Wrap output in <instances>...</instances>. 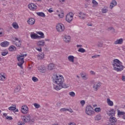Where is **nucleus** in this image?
<instances>
[{
  "mask_svg": "<svg viewBox=\"0 0 125 125\" xmlns=\"http://www.w3.org/2000/svg\"><path fill=\"white\" fill-rule=\"evenodd\" d=\"M53 82L56 84L54 85V88L56 90H60L62 88H67L69 87L67 85H63L64 83V77L62 75L58 76L57 75H54L53 77Z\"/></svg>",
  "mask_w": 125,
  "mask_h": 125,
  "instance_id": "f257e3e1",
  "label": "nucleus"
},
{
  "mask_svg": "<svg viewBox=\"0 0 125 125\" xmlns=\"http://www.w3.org/2000/svg\"><path fill=\"white\" fill-rule=\"evenodd\" d=\"M113 68L114 71L116 72H122L125 67L123 65V62H122L118 59H114L112 62Z\"/></svg>",
  "mask_w": 125,
  "mask_h": 125,
  "instance_id": "f03ea898",
  "label": "nucleus"
},
{
  "mask_svg": "<svg viewBox=\"0 0 125 125\" xmlns=\"http://www.w3.org/2000/svg\"><path fill=\"white\" fill-rule=\"evenodd\" d=\"M26 56H27V54L22 53L17 57V60L19 61L18 65L20 67L21 69H23V64H24V62H25L24 61V57H26Z\"/></svg>",
  "mask_w": 125,
  "mask_h": 125,
  "instance_id": "7ed1b4c3",
  "label": "nucleus"
},
{
  "mask_svg": "<svg viewBox=\"0 0 125 125\" xmlns=\"http://www.w3.org/2000/svg\"><path fill=\"white\" fill-rule=\"evenodd\" d=\"M21 120L24 123H34L35 122V117L33 115L27 114L22 116Z\"/></svg>",
  "mask_w": 125,
  "mask_h": 125,
  "instance_id": "20e7f679",
  "label": "nucleus"
},
{
  "mask_svg": "<svg viewBox=\"0 0 125 125\" xmlns=\"http://www.w3.org/2000/svg\"><path fill=\"white\" fill-rule=\"evenodd\" d=\"M95 112L93 110V107L91 105H87L85 108V114L88 116H93L94 115Z\"/></svg>",
  "mask_w": 125,
  "mask_h": 125,
  "instance_id": "39448f33",
  "label": "nucleus"
},
{
  "mask_svg": "<svg viewBox=\"0 0 125 125\" xmlns=\"http://www.w3.org/2000/svg\"><path fill=\"white\" fill-rule=\"evenodd\" d=\"M56 29L59 33H62L65 31V27L64 25L62 23H58L56 25Z\"/></svg>",
  "mask_w": 125,
  "mask_h": 125,
  "instance_id": "423d86ee",
  "label": "nucleus"
},
{
  "mask_svg": "<svg viewBox=\"0 0 125 125\" xmlns=\"http://www.w3.org/2000/svg\"><path fill=\"white\" fill-rule=\"evenodd\" d=\"M117 118L111 116L109 119V123L107 125H117Z\"/></svg>",
  "mask_w": 125,
  "mask_h": 125,
  "instance_id": "0eeeda50",
  "label": "nucleus"
},
{
  "mask_svg": "<svg viewBox=\"0 0 125 125\" xmlns=\"http://www.w3.org/2000/svg\"><path fill=\"white\" fill-rule=\"evenodd\" d=\"M102 83L100 82H94L93 83V88L95 91H97L99 89V87L101 86Z\"/></svg>",
  "mask_w": 125,
  "mask_h": 125,
  "instance_id": "6e6552de",
  "label": "nucleus"
},
{
  "mask_svg": "<svg viewBox=\"0 0 125 125\" xmlns=\"http://www.w3.org/2000/svg\"><path fill=\"white\" fill-rule=\"evenodd\" d=\"M28 7L29 9H30V10H32V11H35V10H37V9L38 8L37 5L33 3L28 4Z\"/></svg>",
  "mask_w": 125,
  "mask_h": 125,
  "instance_id": "1a4fd4ad",
  "label": "nucleus"
},
{
  "mask_svg": "<svg viewBox=\"0 0 125 125\" xmlns=\"http://www.w3.org/2000/svg\"><path fill=\"white\" fill-rule=\"evenodd\" d=\"M21 112L22 114H28V112H29L28 106L26 105H22L21 106Z\"/></svg>",
  "mask_w": 125,
  "mask_h": 125,
  "instance_id": "9d476101",
  "label": "nucleus"
},
{
  "mask_svg": "<svg viewBox=\"0 0 125 125\" xmlns=\"http://www.w3.org/2000/svg\"><path fill=\"white\" fill-rule=\"evenodd\" d=\"M38 69L40 73H44L46 72V67L43 65L39 66Z\"/></svg>",
  "mask_w": 125,
  "mask_h": 125,
  "instance_id": "9b49d317",
  "label": "nucleus"
},
{
  "mask_svg": "<svg viewBox=\"0 0 125 125\" xmlns=\"http://www.w3.org/2000/svg\"><path fill=\"white\" fill-rule=\"evenodd\" d=\"M115 114L116 110L114 109V108L111 109L107 112V115L109 116V117H113V116H115Z\"/></svg>",
  "mask_w": 125,
  "mask_h": 125,
  "instance_id": "f8f14e48",
  "label": "nucleus"
},
{
  "mask_svg": "<svg viewBox=\"0 0 125 125\" xmlns=\"http://www.w3.org/2000/svg\"><path fill=\"white\" fill-rule=\"evenodd\" d=\"M117 115L118 117L121 118V116H122V119L125 120V112L124 111H122L119 109L117 110Z\"/></svg>",
  "mask_w": 125,
  "mask_h": 125,
  "instance_id": "ddd939ff",
  "label": "nucleus"
},
{
  "mask_svg": "<svg viewBox=\"0 0 125 125\" xmlns=\"http://www.w3.org/2000/svg\"><path fill=\"white\" fill-rule=\"evenodd\" d=\"M6 74L4 73V72H1L0 73V81H6Z\"/></svg>",
  "mask_w": 125,
  "mask_h": 125,
  "instance_id": "4468645a",
  "label": "nucleus"
},
{
  "mask_svg": "<svg viewBox=\"0 0 125 125\" xmlns=\"http://www.w3.org/2000/svg\"><path fill=\"white\" fill-rule=\"evenodd\" d=\"M30 37L31 39H32V40H37V39H40V36L34 32L31 33Z\"/></svg>",
  "mask_w": 125,
  "mask_h": 125,
  "instance_id": "2eb2a0df",
  "label": "nucleus"
},
{
  "mask_svg": "<svg viewBox=\"0 0 125 125\" xmlns=\"http://www.w3.org/2000/svg\"><path fill=\"white\" fill-rule=\"evenodd\" d=\"M63 41L64 42H71V36L65 35L63 36Z\"/></svg>",
  "mask_w": 125,
  "mask_h": 125,
  "instance_id": "dca6fc26",
  "label": "nucleus"
},
{
  "mask_svg": "<svg viewBox=\"0 0 125 125\" xmlns=\"http://www.w3.org/2000/svg\"><path fill=\"white\" fill-rule=\"evenodd\" d=\"M14 40L16 41V45L18 46V47H20V46H21V41L18 39V38L16 37L14 38Z\"/></svg>",
  "mask_w": 125,
  "mask_h": 125,
  "instance_id": "f3484780",
  "label": "nucleus"
},
{
  "mask_svg": "<svg viewBox=\"0 0 125 125\" xmlns=\"http://www.w3.org/2000/svg\"><path fill=\"white\" fill-rule=\"evenodd\" d=\"M36 22V20L34 18H30L27 21V23L29 25H34Z\"/></svg>",
  "mask_w": 125,
  "mask_h": 125,
  "instance_id": "a211bd4d",
  "label": "nucleus"
},
{
  "mask_svg": "<svg viewBox=\"0 0 125 125\" xmlns=\"http://www.w3.org/2000/svg\"><path fill=\"white\" fill-rule=\"evenodd\" d=\"M117 4H118V3L116 0H112L110 3L109 8L110 9H113V8L115 7Z\"/></svg>",
  "mask_w": 125,
  "mask_h": 125,
  "instance_id": "6ab92c4d",
  "label": "nucleus"
},
{
  "mask_svg": "<svg viewBox=\"0 0 125 125\" xmlns=\"http://www.w3.org/2000/svg\"><path fill=\"white\" fill-rule=\"evenodd\" d=\"M123 42H124V39H123L122 38H121L115 41L114 44H122Z\"/></svg>",
  "mask_w": 125,
  "mask_h": 125,
  "instance_id": "aec40b11",
  "label": "nucleus"
},
{
  "mask_svg": "<svg viewBox=\"0 0 125 125\" xmlns=\"http://www.w3.org/2000/svg\"><path fill=\"white\" fill-rule=\"evenodd\" d=\"M73 19L74 18L73 16H66V21L68 22V23H71L72 21H73Z\"/></svg>",
  "mask_w": 125,
  "mask_h": 125,
  "instance_id": "412c9836",
  "label": "nucleus"
},
{
  "mask_svg": "<svg viewBox=\"0 0 125 125\" xmlns=\"http://www.w3.org/2000/svg\"><path fill=\"white\" fill-rule=\"evenodd\" d=\"M81 76L83 80H87V79H88L87 74L85 72H82L81 73Z\"/></svg>",
  "mask_w": 125,
  "mask_h": 125,
  "instance_id": "4be33fe9",
  "label": "nucleus"
},
{
  "mask_svg": "<svg viewBox=\"0 0 125 125\" xmlns=\"http://www.w3.org/2000/svg\"><path fill=\"white\" fill-rule=\"evenodd\" d=\"M0 45L2 47H6L8 45H9V42L5 41L0 43Z\"/></svg>",
  "mask_w": 125,
  "mask_h": 125,
  "instance_id": "5701e85b",
  "label": "nucleus"
},
{
  "mask_svg": "<svg viewBox=\"0 0 125 125\" xmlns=\"http://www.w3.org/2000/svg\"><path fill=\"white\" fill-rule=\"evenodd\" d=\"M106 102L108 106H110L111 107L114 106V103L113 102V101L110 100L109 98L107 99Z\"/></svg>",
  "mask_w": 125,
  "mask_h": 125,
  "instance_id": "b1692460",
  "label": "nucleus"
},
{
  "mask_svg": "<svg viewBox=\"0 0 125 125\" xmlns=\"http://www.w3.org/2000/svg\"><path fill=\"white\" fill-rule=\"evenodd\" d=\"M44 44H45V42L44 40L40 41L37 42V45L39 46H44Z\"/></svg>",
  "mask_w": 125,
  "mask_h": 125,
  "instance_id": "393cba45",
  "label": "nucleus"
},
{
  "mask_svg": "<svg viewBox=\"0 0 125 125\" xmlns=\"http://www.w3.org/2000/svg\"><path fill=\"white\" fill-rule=\"evenodd\" d=\"M56 12L58 16H64V11L63 10H60V11L57 10Z\"/></svg>",
  "mask_w": 125,
  "mask_h": 125,
  "instance_id": "a878e982",
  "label": "nucleus"
},
{
  "mask_svg": "<svg viewBox=\"0 0 125 125\" xmlns=\"http://www.w3.org/2000/svg\"><path fill=\"white\" fill-rule=\"evenodd\" d=\"M55 65L53 63H50L48 65V69L50 71H52L54 69Z\"/></svg>",
  "mask_w": 125,
  "mask_h": 125,
  "instance_id": "bb28decb",
  "label": "nucleus"
},
{
  "mask_svg": "<svg viewBox=\"0 0 125 125\" xmlns=\"http://www.w3.org/2000/svg\"><path fill=\"white\" fill-rule=\"evenodd\" d=\"M38 35H40L39 39H44V34L42 32H37Z\"/></svg>",
  "mask_w": 125,
  "mask_h": 125,
  "instance_id": "cd10ccee",
  "label": "nucleus"
},
{
  "mask_svg": "<svg viewBox=\"0 0 125 125\" xmlns=\"http://www.w3.org/2000/svg\"><path fill=\"white\" fill-rule=\"evenodd\" d=\"M38 35H40L39 39H44V34L42 32H37Z\"/></svg>",
  "mask_w": 125,
  "mask_h": 125,
  "instance_id": "c85d7f7f",
  "label": "nucleus"
},
{
  "mask_svg": "<svg viewBox=\"0 0 125 125\" xmlns=\"http://www.w3.org/2000/svg\"><path fill=\"white\" fill-rule=\"evenodd\" d=\"M75 58V57L74 56H69L68 57V61H70V62H72V63H74V59Z\"/></svg>",
  "mask_w": 125,
  "mask_h": 125,
  "instance_id": "c756f323",
  "label": "nucleus"
},
{
  "mask_svg": "<svg viewBox=\"0 0 125 125\" xmlns=\"http://www.w3.org/2000/svg\"><path fill=\"white\" fill-rule=\"evenodd\" d=\"M4 36V29L0 27V37H3Z\"/></svg>",
  "mask_w": 125,
  "mask_h": 125,
  "instance_id": "7c9ffc66",
  "label": "nucleus"
},
{
  "mask_svg": "<svg viewBox=\"0 0 125 125\" xmlns=\"http://www.w3.org/2000/svg\"><path fill=\"white\" fill-rule=\"evenodd\" d=\"M9 51H15L16 50V47L13 45H11L9 47Z\"/></svg>",
  "mask_w": 125,
  "mask_h": 125,
  "instance_id": "2f4dec72",
  "label": "nucleus"
},
{
  "mask_svg": "<svg viewBox=\"0 0 125 125\" xmlns=\"http://www.w3.org/2000/svg\"><path fill=\"white\" fill-rule=\"evenodd\" d=\"M102 117L100 115H97L95 117V121H100Z\"/></svg>",
  "mask_w": 125,
  "mask_h": 125,
  "instance_id": "473e14b6",
  "label": "nucleus"
},
{
  "mask_svg": "<svg viewBox=\"0 0 125 125\" xmlns=\"http://www.w3.org/2000/svg\"><path fill=\"white\" fill-rule=\"evenodd\" d=\"M12 26L13 28L15 29H19V26L18 25V24L16 22H13L12 24Z\"/></svg>",
  "mask_w": 125,
  "mask_h": 125,
  "instance_id": "72a5a7b5",
  "label": "nucleus"
},
{
  "mask_svg": "<svg viewBox=\"0 0 125 125\" xmlns=\"http://www.w3.org/2000/svg\"><path fill=\"white\" fill-rule=\"evenodd\" d=\"M43 58H44V53H41V54H38V59H43Z\"/></svg>",
  "mask_w": 125,
  "mask_h": 125,
  "instance_id": "f704fd0d",
  "label": "nucleus"
},
{
  "mask_svg": "<svg viewBox=\"0 0 125 125\" xmlns=\"http://www.w3.org/2000/svg\"><path fill=\"white\" fill-rule=\"evenodd\" d=\"M8 110H9V111H14L15 110H16V106H10L8 107Z\"/></svg>",
  "mask_w": 125,
  "mask_h": 125,
  "instance_id": "c9c22d12",
  "label": "nucleus"
},
{
  "mask_svg": "<svg viewBox=\"0 0 125 125\" xmlns=\"http://www.w3.org/2000/svg\"><path fill=\"white\" fill-rule=\"evenodd\" d=\"M92 2L93 4V7H95V6H97V5H98V3L95 0H93Z\"/></svg>",
  "mask_w": 125,
  "mask_h": 125,
  "instance_id": "e433bc0d",
  "label": "nucleus"
},
{
  "mask_svg": "<svg viewBox=\"0 0 125 125\" xmlns=\"http://www.w3.org/2000/svg\"><path fill=\"white\" fill-rule=\"evenodd\" d=\"M79 52H81V53H84L85 52V49H83V48H80L78 49Z\"/></svg>",
  "mask_w": 125,
  "mask_h": 125,
  "instance_id": "4c0bfd02",
  "label": "nucleus"
},
{
  "mask_svg": "<svg viewBox=\"0 0 125 125\" xmlns=\"http://www.w3.org/2000/svg\"><path fill=\"white\" fill-rule=\"evenodd\" d=\"M97 45L98 47H102L103 46V42L102 41H100L98 42Z\"/></svg>",
  "mask_w": 125,
  "mask_h": 125,
  "instance_id": "58836bf2",
  "label": "nucleus"
},
{
  "mask_svg": "<svg viewBox=\"0 0 125 125\" xmlns=\"http://www.w3.org/2000/svg\"><path fill=\"white\" fill-rule=\"evenodd\" d=\"M94 111L96 113H100V112H101V108L100 107H96L95 108Z\"/></svg>",
  "mask_w": 125,
  "mask_h": 125,
  "instance_id": "ea45409f",
  "label": "nucleus"
},
{
  "mask_svg": "<svg viewBox=\"0 0 125 125\" xmlns=\"http://www.w3.org/2000/svg\"><path fill=\"white\" fill-rule=\"evenodd\" d=\"M36 14L38 16H45L43 12H37Z\"/></svg>",
  "mask_w": 125,
  "mask_h": 125,
  "instance_id": "a19ab883",
  "label": "nucleus"
},
{
  "mask_svg": "<svg viewBox=\"0 0 125 125\" xmlns=\"http://www.w3.org/2000/svg\"><path fill=\"white\" fill-rule=\"evenodd\" d=\"M69 95L70 96H71V97H75V96H76V94L73 91L69 92Z\"/></svg>",
  "mask_w": 125,
  "mask_h": 125,
  "instance_id": "79ce46f5",
  "label": "nucleus"
},
{
  "mask_svg": "<svg viewBox=\"0 0 125 125\" xmlns=\"http://www.w3.org/2000/svg\"><path fill=\"white\" fill-rule=\"evenodd\" d=\"M32 80L33 82H34V83H36V82H39V79H37L36 77H32Z\"/></svg>",
  "mask_w": 125,
  "mask_h": 125,
  "instance_id": "37998d69",
  "label": "nucleus"
},
{
  "mask_svg": "<svg viewBox=\"0 0 125 125\" xmlns=\"http://www.w3.org/2000/svg\"><path fill=\"white\" fill-rule=\"evenodd\" d=\"M34 107H35V108L36 109H39V108H41V105L39 104H38L37 103H35L34 104Z\"/></svg>",
  "mask_w": 125,
  "mask_h": 125,
  "instance_id": "c03bdc74",
  "label": "nucleus"
},
{
  "mask_svg": "<svg viewBox=\"0 0 125 125\" xmlns=\"http://www.w3.org/2000/svg\"><path fill=\"white\" fill-rule=\"evenodd\" d=\"M66 111H69V109L66 108H62L60 109V111L62 113H63V112H65Z\"/></svg>",
  "mask_w": 125,
  "mask_h": 125,
  "instance_id": "a18cd8bd",
  "label": "nucleus"
},
{
  "mask_svg": "<svg viewBox=\"0 0 125 125\" xmlns=\"http://www.w3.org/2000/svg\"><path fill=\"white\" fill-rule=\"evenodd\" d=\"M7 54H8V52H7V51H4L1 52V55H2V56H5Z\"/></svg>",
  "mask_w": 125,
  "mask_h": 125,
  "instance_id": "49530a36",
  "label": "nucleus"
},
{
  "mask_svg": "<svg viewBox=\"0 0 125 125\" xmlns=\"http://www.w3.org/2000/svg\"><path fill=\"white\" fill-rule=\"evenodd\" d=\"M80 104H81L82 106L83 107L84 104H85V101H84V100H82L80 102Z\"/></svg>",
  "mask_w": 125,
  "mask_h": 125,
  "instance_id": "de8ad7c7",
  "label": "nucleus"
},
{
  "mask_svg": "<svg viewBox=\"0 0 125 125\" xmlns=\"http://www.w3.org/2000/svg\"><path fill=\"white\" fill-rule=\"evenodd\" d=\"M107 31H113V32H115V29L112 27H110L107 28Z\"/></svg>",
  "mask_w": 125,
  "mask_h": 125,
  "instance_id": "09e8293b",
  "label": "nucleus"
},
{
  "mask_svg": "<svg viewBox=\"0 0 125 125\" xmlns=\"http://www.w3.org/2000/svg\"><path fill=\"white\" fill-rule=\"evenodd\" d=\"M66 16H74V13L70 12L67 14Z\"/></svg>",
  "mask_w": 125,
  "mask_h": 125,
  "instance_id": "8fccbe9b",
  "label": "nucleus"
},
{
  "mask_svg": "<svg viewBox=\"0 0 125 125\" xmlns=\"http://www.w3.org/2000/svg\"><path fill=\"white\" fill-rule=\"evenodd\" d=\"M18 125H25V122L22 121H20L18 123Z\"/></svg>",
  "mask_w": 125,
  "mask_h": 125,
  "instance_id": "3c124183",
  "label": "nucleus"
},
{
  "mask_svg": "<svg viewBox=\"0 0 125 125\" xmlns=\"http://www.w3.org/2000/svg\"><path fill=\"white\" fill-rule=\"evenodd\" d=\"M6 119L8 120V121H11L13 119L12 117L11 116H6Z\"/></svg>",
  "mask_w": 125,
  "mask_h": 125,
  "instance_id": "603ef678",
  "label": "nucleus"
},
{
  "mask_svg": "<svg viewBox=\"0 0 125 125\" xmlns=\"http://www.w3.org/2000/svg\"><path fill=\"white\" fill-rule=\"evenodd\" d=\"M108 11V9H103L102 10V12H103V13H106V12H107Z\"/></svg>",
  "mask_w": 125,
  "mask_h": 125,
  "instance_id": "864d4df0",
  "label": "nucleus"
},
{
  "mask_svg": "<svg viewBox=\"0 0 125 125\" xmlns=\"http://www.w3.org/2000/svg\"><path fill=\"white\" fill-rule=\"evenodd\" d=\"M36 50H38V51H39V52H41L42 51V47H38L36 48Z\"/></svg>",
  "mask_w": 125,
  "mask_h": 125,
  "instance_id": "5fc2aeb1",
  "label": "nucleus"
},
{
  "mask_svg": "<svg viewBox=\"0 0 125 125\" xmlns=\"http://www.w3.org/2000/svg\"><path fill=\"white\" fill-rule=\"evenodd\" d=\"M90 75L94 76V75H95V72L91 70L90 71Z\"/></svg>",
  "mask_w": 125,
  "mask_h": 125,
  "instance_id": "6e6d98bb",
  "label": "nucleus"
},
{
  "mask_svg": "<svg viewBox=\"0 0 125 125\" xmlns=\"http://www.w3.org/2000/svg\"><path fill=\"white\" fill-rule=\"evenodd\" d=\"M100 56V55H94L92 56V58H97V57H99Z\"/></svg>",
  "mask_w": 125,
  "mask_h": 125,
  "instance_id": "4d7b16f0",
  "label": "nucleus"
},
{
  "mask_svg": "<svg viewBox=\"0 0 125 125\" xmlns=\"http://www.w3.org/2000/svg\"><path fill=\"white\" fill-rule=\"evenodd\" d=\"M122 80L123 81V82H125V75H123L122 76Z\"/></svg>",
  "mask_w": 125,
  "mask_h": 125,
  "instance_id": "13d9d810",
  "label": "nucleus"
},
{
  "mask_svg": "<svg viewBox=\"0 0 125 125\" xmlns=\"http://www.w3.org/2000/svg\"><path fill=\"white\" fill-rule=\"evenodd\" d=\"M48 11L49 12V13H51L53 12V10H52V8H50L49 10H48Z\"/></svg>",
  "mask_w": 125,
  "mask_h": 125,
  "instance_id": "bf43d9fd",
  "label": "nucleus"
},
{
  "mask_svg": "<svg viewBox=\"0 0 125 125\" xmlns=\"http://www.w3.org/2000/svg\"><path fill=\"white\" fill-rule=\"evenodd\" d=\"M65 0H59V1L61 3H64L65 2Z\"/></svg>",
  "mask_w": 125,
  "mask_h": 125,
  "instance_id": "052dcab7",
  "label": "nucleus"
},
{
  "mask_svg": "<svg viewBox=\"0 0 125 125\" xmlns=\"http://www.w3.org/2000/svg\"><path fill=\"white\" fill-rule=\"evenodd\" d=\"M68 125H76V124L74 123L71 122L68 124Z\"/></svg>",
  "mask_w": 125,
  "mask_h": 125,
  "instance_id": "680f3d73",
  "label": "nucleus"
},
{
  "mask_svg": "<svg viewBox=\"0 0 125 125\" xmlns=\"http://www.w3.org/2000/svg\"><path fill=\"white\" fill-rule=\"evenodd\" d=\"M68 112H70V113H73V109H68V110H67Z\"/></svg>",
  "mask_w": 125,
  "mask_h": 125,
  "instance_id": "e2e57ef3",
  "label": "nucleus"
},
{
  "mask_svg": "<svg viewBox=\"0 0 125 125\" xmlns=\"http://www.w3.org/2000/svg\"><path fill=\"white\" fill-rule=\"evenodd\" d=\"M87 26H90V27H91V26H92V23H87Z\"/></svg>",
  "mask_w": 125,
  "mask_h": 125,
  "instance_id": "0e129e2a",
  "label": "nucleus"
},
{
  "mask_svg": "<svg viewBox=\"0 0 125 125\" xmlns=\"http://www.w3.org/2000/svg\"><path fill=\"white\" fill-rule=\"evenodd\" d=\"M77 47H83V45H77Z\"/></svg>",
  "mask_w": 125,
  "mask_h": 125,
  "instance_id": "69168bd1",
  "label": "nucleus"
},
{
  "mask_svg": "<svg viewBox=\"0 0 125 125\" xmlns=\"http://www.w3.org/2000/svg\"><path fill=\"white\" fill-rule=\"evenodd\" d=\"M79 18H80V19H84V17L79 16Z\"/></svg>",
  "mask_w": 125,
  "mask_h": 125,
  "instance_id": "338daca9",
  "label": "nucleus"
},
{
  "mask_svg": "<svg viewBox=\"0 0 125 125\" xmlns=\"http://www.w3.org/2000/svg\"><path fill=\"white\" fill-rule=\"evenodd\" d=\"M3 115L4 116V117H8L7 114H6V113H3Z\"/></svg>",
  "mask_w": 125,
  "mask_h": 125,
  "instance_id": "774afa93",
  "label": "nucleus"
}]
</instances>
